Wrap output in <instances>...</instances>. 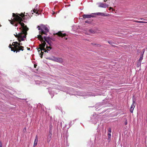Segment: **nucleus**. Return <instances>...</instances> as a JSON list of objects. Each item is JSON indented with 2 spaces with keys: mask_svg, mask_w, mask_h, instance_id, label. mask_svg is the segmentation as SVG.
<instances>
[{
  "mask_svg": "<svg viewBox=\"0 0 147 147\" xmlns=\"http://www.w3.org/2000/svg\"><path fill=\"white\" fill-rule=\"evenodd\" d=\"M24 16V14L22 13L21 14H18L16 15L13 13V19H12V20L11 21L9 20L11 24L14 26H17L19 25L21 26L19 28H17L18 30H19L20 32H16L14 34L20 42L18 43L17 42H13L12 44L13 46V48L11 47V45H9V47L11 48V51H13L14 52L17 51V52L20 50L23 51L24 50V47L20 46L21 45H22V43L20 42L26 40V35L27 34V32L28 30L26 26L22 22L23 20L21 17L23 18Z\"/></svg>",
  "mask_w": 147,
  "mask_h": 147,
  "instance_id": "nucleus-1",
  "label": "nucleus"
},
{
  "mask_svg": "<svg viewBox=\"0 0 147 147\" xmlns=\"http://www.w3.org/2000/svg\"><path fill=\"white\" fill-rule=\"evenodd\" d=\"M38 38L41 42V44L39 45L40 47L38 49L39 53L40 50L41 51V53L42 51V50L44 51L45 52H46V50L45 49V47L46 46V42H45V41H46L49 44V38L46 36H44L43 38V36L40 35H38Z\"/></svg>",
  "mask_w": 147,
  "mask_h": 147,
  "instance_id": "nucleus-2",
  "label": "nucleus"
},
{
  "mask_svg": "<svg viewBox=\"0 0 147 147\" xmlns=\"http://www.w3.org/2000/svg\"><path fill=\"white\" fill-rule=\"evenodd\" d=\"M49 59L52 61L60 63H62L63 61V59L62 58L57 57H54L50 58Z\"/></svg>",
  "mask_w": 147,
  "mask_h": 147,
  "instance_id": "nucleus-3",
  "label": "nucleus"
},
{
  "mask_svg": "<svg viewBox=\"0 0 147 147\" xmlns=\"http://www.w3.org/2000/svg\"><path fill=\"white\" fill-rule=\"evenodd\" d=\"M48 28L43 25L41 26V34H46V33L48 32Z\"/></svg>",
  "mask_w": 147,
  "mask_h": 147,
  "instance_id": "nucleus-4",
  "label": "nucleus"
},
{
  "mask_svg": "<svg viewBox=\"0 0 147 147\" xmlns=\"http://www.w3.org/2000/svg\"><path fill=\"white\" fill-rule=\"evenodd\" d=\"M94 17V14H92V13L90 15L84 14L83 15V19H84L86 18H90L91 17Z\"/></svg>",
  "mask_w": 147,
  "mask_h": 147,
  "instance_id": "nucleus-5",
  "label": "nucleus"
},
{
  "mask_svg": "<svg viewBox=\"0 0 147 147\" xmlns=\"http://www.w3.org/2000/svg\"><path fill=\"white\" fill-rule=\"evenodd\" d=\"M108 5L106 3H98V7H99L105 8L107 7H108Z\"/></svg>",
  "mask_w": 147,
  "mask_h": 147,
  "instance_id": "nucleus-6",
  "label": "nucleus"
},
{
  "mask_svg": "<svg viewBox=\"0 0 147 147\" xmlns=\"http://www.w3.org/2000/svg\"><path fill=\"white\" fill-rule=\"evenodd\" d=\"M134 103L135 101L134 100H133V103L132 104L130 109V111L131 113H133L134 108L135 107Z\"/></svg>",
  "mask_w": 147,
  "mask_h": 147,
  "instance_id": "nucleus-7",
  "label": "nucleus"
},
{
  "mask_svg": "<svg viewBox=\"0 0 147 147\" xmlns=\"http://www.w3.org/2000/svg\"><path fill=\"white\" fill-rule=\"evenodd\" d=\"M92 14H94V16H105V14L103 13L98 12L96 13H92Z\"/></svg>",
  "mask_w": 147,
  "mask_h": 147,
  "instance_id": "nucleus-8",
  "label": "nucleus"
},
{
  "mask_svg": "<svg viewBox=\"0 0 147 147\" xmlns=\"http://www.w3.org/2000/svg\"><path fill=\"white\" fill-rule=\"evenodd\" d=\"M38 139L37 136H36L35 140L34 141V145H33L34 147H35L36 146L37 144V142H38Z\"/></svg>",
  "mask_w": 147,
  "mask_h": 147,
  "instance_id": "nucleus-9",
  "label": "nucleus"
},
{
  "mask_svg": "<svg viewBox=\"0 0 147 147\" xmlns=\"http://www.w3.org/2000/svg\"><path fill=\"white\" fill-rule=\"evenodd\" d=\"M61 87L59 86H58L57 87V88H55L54 86L52 87V91L54 92L55 91V89L57 90L58 89H60Z\"/></svg>",
  "mask_w": 147,
  "mask_h": 147,
  "instance_id": "nucleus-10",
  "label": "nucleus"
},
{
  "mask_svg": "<svg viewBox=\"0 0 147 147\" xmlns=\"http://www.w3.org/2000/svg\"><path fill=\"white\" fill-rule=\"evenodd\" d=\"M56 34H57V35L59 36H61V37H63L64 36V34H63L61 32H59L58 33H56Z\"/></svg>",
  "mask_w": 147,
  "mask_h": 147,
  "instance_id": "nucleus-11",
  "label": "nucleus"
},
{
  "mask_svg": "<svg viewBox=\"0 0 147 147\" xmlns=\"http://www.w3.org/2000/svg\"><path fill=\"white\" fill-rule=\"evenodd\" d=\"M31 12H32V14L33 13V12L34 13H36V14H37L38 15L39 14L38 13V10L37 9H34L33 10H32L31 11Z\"/></svg>",
  "mask_w": 147,
  "mask_h": 147,
  "instance_id": "nucleus-12",
  "label": "nucleus"
},
{
  "mask_svg": "<svg viewBox=\"0 0 147 147\" xmlns=\"http://www.w3.org/2000/svg\"><path fill=\"white\" fill-rule=\"evenodd\" d=\"M144 53V51L143 52V54H142L141 57L140 58L139 61H141L143 59V55Z\"/></svg>",
  "mask_w": 147,
  "mask_h": 147,
  "instance_id": "nucleus-13",
  "label": "nucleus"
},
{
  "mask_svg": "<svg viewBox=\"0 0 147 147\" xmlns=\"http://www.w3.org/2000/svg\"><path fill=\"white\" fill-rule=\"evenodd\" d=\"M89 32L90 33H94V31L92 29H90L89 30Z\"/></svg>",
  "mask_w": 147,
  "mask_h": 147,
  "instance_id": "nucleus-14",
  "label": "nucleus"
},
{
  "mask_svg": "<svg viewBox=\"0 0 147 147\" xmlns=\"http://www.w3.org/2000/svg\"><path fill=\"white\" fill-rule=\"evenodd\" d=\"M111 133H108V137L109 138H111Z\"/></svg>",
  "mask_w": 147,
  "mask_h": 147,
  "instance_id": "nucleus-15",
  "label": "nucleus"
},
{
  "mask_svg": "<svg viewBox=\"0 0 147 147\" xmlns=\"http://www.w3.org/2000/svg\"><path fill=\"white\" fill-rule=\"evenodd\" d=\"M111 128H109L108 130V133H111Z\"/></svg>",
  "mask_w": 147,
  "mask_h": 147,
  "instance_id": "nucleus-16",
  "label": "nucleus"
},
{
  "mask_svg": "<svg viewBox=\"0 0 147 147\" xmlns=\"http://www.w3.org/2000/svg\"><path fill=\"white\" fill-rule=\"evenodd\" d=\"M37 28H38V30H41V26H38L37 27ZM41 32V31H40Z\"/></svg>",
  "mask_w": 147,
  "mask_h": 147,
  "instance_id": "nucleus-17",
  "label": "nucleus"
},
{
  "mask_svg": "<svg viewBox=\"0 0 147 147\" xmlns=\"http://www.w3.org/2000/svg\"><path fill=\"white\" fill-rule=\"evenodd\" d=\"M136 22H138V23H147L146 22H143L142 21H136Z\"/></svg>",
  "mask_w": 147,
  "mask_h": 147,
  "instance_id": "nucleus-18",
  "label": "nucleus"
},
{
  "mask_svg": "<svg viewBox=\"0 0 147 147\" xmlns=\"http://www.w3.org/2000/svg\"><path fill=\"white\" fill-rule=\"evenodd\" d=\"M85 22L88 24H90L91 23V22L89 21H85Z\"/></svg>",
  "mask_w": 147,
  "mask_h": 147,
  "instance_id": "nucleus-19",
  "label": "nucleus"
},
{
  "mask_svg": "<svg viewBox=\"0 0 147 147\" xmlns=\"http://www.w3.org/2000/svg\"><path fill=\"white\" fill-rule=\"evenodd\" d=\"M66 144H67V146H69V144H68V143L67 140H66Z\"/></svg>",
  "mask_w": 147,
  "mask_h": 147,
  "instance_id": "nucleus-20",
  "label": "nucleus"
},
{
  "mask_svg": "<svg viewBox=\"0 0 147 147\" xmlns=\"http://www.w3.org/2000/svg\"><path fill=\"white\" fill-rule=\"evenodd\" d=\"M2 145L1 142H0V147H2Z\"/></svg>",
  "mask_w": 147,
  "mask_h": 147,
  "instance_id": "nucleus-21",
  "label": "nucleus"
},
{
  "mask_svg": "<svg viewBox=\"0 0 147 147\" xmlns=\"http://www.w3.org/2000/svg\"><path fill=\"white\" fill-rule=\"evenodd\" d=\"M46 48H47V49H48V48H50V49H51V48L50 47H48L47 46H46Z\"/></svg>",
  "mask_w": 147,
  "mask_h": 147,
  "instance_id": "nucleus-22",
  "label": "nucleus"
},
{
  "mask_svg": "<svg viewBox=\"0 0 147 147\" xmlns=\"http://www.w3.org/2000/svg\"><path fill=\"white\" fill-rule=\"evenodd\" d=\"M36 66H37V65H36V64H34V67L35 68H36Z\"/></svg>",
  "mask_w": 147,
  "mask_h": 147,
  "instance_id": "nucleus-23",
  "label": "nucleus"
},
{
  "mask_svg": "<svg viewBox=\"0 0 147 147\" xmlns=\"http://www.w3.org/2000/svg\"><path fill=\"white\" fill-rule=\"evenodd\" d=\"M127 121H126V122H125V124L126 125H127Z\"/></svg>",
  "mask_w": 147,
  "mask_h": 147,
  "instance_id": "nucleus-24",
  "label": "nucleus"
},
{
  "mask_svg": "<svg viewBox=\"0 0 147 147\" xmlns=\"http://www.w3.org/2000/svg\"><path fill=\"white\" fill-rule=\"evenodd\" d=\"M36 82V84H40V83H38V82Z\"/></svg>",
  "mask_w": 147,
  "mask_h": 147,
  "instance_id": "nucleus-25",
  "label": "nucleus"
},
{
  "mask_svg": "<svg viewBox=\"0 0 147 147\" xmlns=\"http://www.w3.org/2000/svg\"><path fill=\"white\" fill-rule=\"evenodd\" d=\"M28 50H30V48H28Z\"/></svg>",
  "mask_w": 147,
  "mask_h": 147,
  "instance_id": "nucleus-26",
  "label": "nucleus"
},
{
  "mask_svg": "<svg viewBox=\"0 0 147 147\" xmlns=\"http://www.w3.org/2000/svg\"><path fill=\"white\" fill-rule=\"evenodd\" d=\"M50 94H52V92H50Z\"/></svg>",
  "mask_w": 147,
  "mask_h": 147,
  "instance_id": "nucleus-27",
  "label": "nucleus"
},
{
  "mask_svg": "<svg viewBox=\"0 0 147 147\" xmlns=\"http://www.w3.org/2000/svg\"><path fill=\"white\" fill-rule=\"evenodd\" d=\"M65 39H67V38H65Z\"/></svg>",
  "mask_w": 147,
  "mask_h": 147,
  "instance_id": "nucleus-28",
  "label": "nucleus"
},
{
  "mask_svg": "<svg viewBox=\"0 0 147 147\" xmlns=\"http://www.w3.org/2000/svg\"><path fill=\"white\" fill-rule=\"evenodd\" d=\"M79 95H80V96H84L83 95H81V94Z\"/></svg>",
  "mask_w": 147,
  "mask_h": 147,
  "instance_id": "nucleus-29",
  "label": "nucleus"
},
{
  "mask_svg": "<svg viewBox=\"0 0 147 147\" xmlns=\"http://www.w3.org/2000/svg\"><path fill=\"white\" fill-rule=\"evenodd\" d=\"M42 83H43L44 82H45L44 81H42Z\"/></svg>",
  "mask_w": 147,
  "mask_h": 147,
  "instance_id": "nucleus-30",
  "label": "nucleus"
},
{
  "mask_svg": "<svg viewBox=\"0 0 147 147\" xmlns=\"http://www.w3.org/2000/svg\"><path fill=\"white\" fill-rule=\"evenodd\" d=\"M24 130H26V128H24Z\"/></svg>",
  "mask_w": 147,
  "mask_h": 147,
  "instance_id": "nucleus-31",
  "label": "nucleus"
},
{
  "mask_svg": "<svg viewBox=\"0 0 147 147\" xmlns=\"http://www.w3.org/2000/svg\"><path fill=\"white\" fill-rule=\"evenodd\" d=\"M112 9V8H110L109 9Z\"/></svg>",
  "mask_w": 147,
  "mask_h": 147,
  "instance_id": "nucleus-32",
  "label": "nucleus"
},
{
  "mask_svg": "<svg viewBox=\"0 0 147 147\" xmlns=\"http://www.w3.org/2000/svg\"><path fill=\"white\" fill-rule=\"evenodd\" d=\"M66 138H67V136H66Z\"/></svg>",
  "mask_w": 147,
  "mask_h": 147,
  "instance_id": "nucleus-33",
  "label": "nucleus"
},
{
  "mask_svg": "<svg viewBox=\"0 0 147 147\" xmlns=\"http://www.w3.org/2000/svg\"><path fill=\"white\" fill-rule=\"evenodd\" d=\"M47 51H48V50L49 51V50L47 49Z\"/></svg>",
  "mask_w": 147,
  "mask_h": 147,
  "instance_id": "nucleus-34",
  "label": "nucleus"
}]
</instances>
